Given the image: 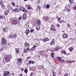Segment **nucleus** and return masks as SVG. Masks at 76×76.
Returning a JSON list of instances; mask_svg holds the SVG:
<instances>
[{
  "mask_svg": "<svg viewBox=\"0 0 76 76\" xmlns=\"http://www.w3.org/2000/svg\"><path fill=\"white\" fill-rule=\"evenodd\" d=\"M69 50L70 52H72L73 51V48L72 47H70L69 48Z\"/></svg>",
  "mask_w": 76,
  "mask_h": 76,
  "instance_id": "nucleus-22",
  "label": "nucleus"
},
{
  "mask_svg": "<svg viewBox=\"0 0 76 76\" xmlns=\"http://www.w3.org/2000/svg\"><path fill=\"white\" fill-rule=\"evenodd\" d=\"M3 76H10V75L9 72L7 71H5L4 72Z\"/></svg>",
  "mask_w": 76,
  "mask_h": 76,
  "instance_id": "nucleus-4",
  "label": "nucleus"
},
{
  "mask_svg": "<svg viewBox=\"0 0 76 76\" xmlns=\"http://www.w3.org/2000/svg\"><path fill=\"white\" fill-rule=\"evenodd\" d=\"M61 53H62V54H66V52L64 50H62L61 51Z\"/></svg>",
  "mask_w": 76,
  "mask_h": 76,
  "instance_id": "nucleus-19",
  "label": "nucleus"
},
{
  "mask_svg": "<svg viewBox=\"0 0 76 76\" xmlns=\"http://www.w3.org/2000/svg\"><path fill=\"white\" fill-rule=\"evenodd\" d=\"M37 9H38L39 10H40L41 9V7H40V6H39V5H37Z\"/></svg>",
  "mask_w": 76,
  "mask_h": 76,
  "instance_id": "nucleus-34",
  "label": "nucleus"
},
{
  "mask_svg": "<svg viewBox=\"0 0 76 76\" xmlns=\"http://www.w3.org/2000/svg\"><path fill=\"white\" fill-rule=\"evenodd\" d=\"M66 11H67L68 12H69L71 11V10L70 9H67L66 10Z\"/></svg>",
  "mask_w": 76,
  "mask_h": 76,
  "instance_id": "nucleus-40",
  "label": "nucleus"
},
{
  "mask_svg": "<svg viewBox=\"0 0 76 76\" xmlns=\"http://www.w3.org/2000/svg\"><path fill=\"white\" fill-rule=\"evenodd\" d=\"M20 9L21 11H23V12L24 13L28 12V10H26L25 8L23 7H21L20 8Z\"/></svg>",
  "mask_w": 76,
  "mask_h": 76,
  "instance_id": "nucleus-6",
  "label": "nucleus"
},
{
  "mask_svg": "<svg viewBox=\"0 0 76 76\" xmlns=\"http://www.w3.org/2000/svg\"><path fill=\"white\" fill-rule=\"evenodd\" d=\"M40 1H41L40 0H38V1L37 2V4H39V2H40Z\"/></svg>",
  "mask_w": 76,
  "mask_h": 76,
  "instance_id": "nucleus-46",
  "label": "nucleus"
},
{
  "mask_svg": "<svg viewBox=\"0 0 76 76\" xmlns=\"http://www.w3.org/2000/svg\"><path fill=\"white\" fill-rule=\"evenodd\" d=\"M33 46H34V47H35V48H36V47H37L38 46V44L36 43L35 44V45Z\"/></svg>",
  "mask_w": 76,
  "mask_h": 76,
  "instance_id": "nucleus-32",
  "label": "nucleus"
},
{
  "mask_svg": "<svg viewBox=\"0 0 76 76\" xmlns=\"http://www.w3.org/2000/svg\"><path fill=\"white\" fill-rule=\"evenodd\" d=\"M74 62H75V61H71V63H74Z\"/></svg>",
  "mask_w": 76,
  "mask_h": 76,
  "instance_id": "nucleus-48",
  "label": "nucleus"
},
{
  "mask_svg": "<svg viewBox=\"0 0 76 76\" xmlns=\"http://www.w3.org/2000/svg\"><path fill=\"white\" fill-rule=\"evenodd\" d=\"M35 47L33 46V47L31 49V51H33V50H35Z\"/></svg>",
  "mask_w": 76,
  "mask_h": 76,
  "instance_id": "nucleus-37",
  "label": "nucleus"
},
{
  "mask_svg": "<svg viewBox=\"0 0 76 76\" xmlns=\"http://www.w3.org/2000/svg\"><path fill=\"white\" fill-rule=\"evenodd\" d=\"M32 64H34V61H31Z\"/></svg>",
  "mask_w": 76,
  "mask_h": 76,
  "instance_id": "nucleus-58",
  "label": "nucleus"
},
{
  "mask_svg": "<svg viewBox=\"0 0 76 76\" xmlns=\"http://www.w3.org/2000/svg\"><path fill=\"white\" fill-rule=\"evenodd\" d=\"M74 8L75 9V10H76V6H75V7H74Z\"/></svg>",
  "mask_w": 76,
  "mask_h": 76,
  "instance_id": "nucleus-63",
  "label": "nucleus"
},
{
  "mask_svg": "<svg viewBox=\"0 0 76 76\" xmlns=\"http://www.w3.org/2000/svg\"><path fill=\"white\" fill-rule=\"evenodd\" d=\"M3 30L4 32H8V28L7 27H6L5 28H3Z\"/></svg>",
  "mask_w": 76,
  "mask_h": 76,
  "instance_id": "nucleus-16",
  "label": "nucleus"
},
{
  "mask_svg": "<svg viewBox=\"0 0 76 76\" xmlns=\"http://www.w3.org/2000/svg\"><path fill=\"white\" fill-rule=\"evenodd\" d=\"M21 70H22V71H23V70H24V69H23V68H22L21 69Z\"/></svg>",
  "mask_w": 76,
  "mask_h": 76,
  "instance_id": "nucleus-60",
  "label": "nucleus"
},
{
  "mask_svg": "<svg viewBox=\"0 0 76 76\" xmlns=\"http://www.w3.org/2000/svg\"><path fill=\"white\" fill-rule=\"evenodd\" d=\"M19 20H20L22 19V17H20L19 18Z\"/></svg>",
  "mask_w": 76,
  "mask_h": 76,
  "instance_id": "nucleus-55",
  "label": "nucleus"
},
{
  "mask_svg": "<svg viewBox=\"0 0 76 76\" xmlns=\"http://www.w3.org/2000/svg\"><path fill=\"white\" fill-rule=\"evenodd\" d=\"M16 52L17 54L18 53H19V48H15V49Z\"/></svg>",
  "mask_w": 76,
  "mask_h": 76,
  "instance_id": "nucleus-27",
  "label": "nucleus"
},
{
  "mask_svg": "<svg viewBox=\"0 0 76 76\" xmlns=\"http://www.w3.org/2000/svg\"><path fill=\"white\" fill-rule=\"evenodd\" d=\"M12 11L14 12H17V13H18V12H20V9L15 8L14 9H13L12 10Z\"/></svg>",
  "mask_w": 76,
  "mask_h": 76,
  "instance_id": "nucleus-7",
  "label": "nucleus"
},
{
  "mask_svg": "<svg viewBox=\"0 0 76 76\" xmlns=\"http://www.w3.org/2000/svg\"><path fill=\"white\" fill-rule=\"evenodd\" d=\"M9 38H12V37L11 35H10L9 36Z\"/></svg>",
  "mask_w": 76,
  "mask_h": 76,
  "instance_id": "nucleus-47",
  "label": "nucleus"
},
{
  "mask_svg": "<svg viewBox=\"0 0 76 76\" xmlns=\"http://www.w3.org/2000/svg\"><path fill=\"white\" fill-rule=\"evenodd\" d=\"M67 74H65L64 76H67Z\"/></svg>",
  "mask_w": 76,
  "mask_h": 76,
  "instance_id": "nucleus-59",
  "label": "nucleus"
},
{
  "mask_svg": "<svg viewBox=\"0 0 76 76\" xmlns=\"http://www.w3.org/2000/svg\"><path fill=\"white\" fill-rule=\"evenodd\" d=\"M54 41H51L50 42V44L51 45H54Z\"/></svg>",
  "mask_w": 76,
  "mask_h": 76,
  "instance_id": "nucleus-31",
  "label": "nucleus"
},
{
  "mask_svg": "<svg viewBox=\"0 0 76 76\" xmlns=\"http://www.w3.org/2000/svg\"><path fill=\"white\" fill-rule=\"evenodd\" d=\"M3 48H0V52H1V51H3Z\"/></svg>",
  "mask_w": 76,
  "mask_h": 76,
  "instance_id": "nucleus-42",
  "label": "nucleus"
},
{
  "mask_svg": "<svg viewBox=\"0 0 76 76\" xmlns=\"http://www.w3.org/2000/svg\"><path fill=\"white\" fill-rule=\"evenodd\" d=\"M11 75H12L13 76H14V75H15V74H14V73H12L11 74Z\"/></svg>",
  "mask_w": 76,
  "mask_h": 76,
  "instance_id": "nucleus-61",
  "label": "nucleus"
},
{
  "mask_svg": "<svg viewBox=\"0 0 76 76\" xmlns=\"http://www.w3.org/2000/svg\"><path fill=\"white\" fill-rule=\"evenodd\" d=\"M46 7L47 8H50V6L49 5H48V4H47V5L46 6Z\"/></svg>",
  "mask_w": 76,
  "mask_h": 76,
  "instance_id": "nucleus-44",
  "label": "nucleus"
},
{
  "mask_svg": "<svg viewBox=\"0 0 76 76\" xmlns=\"http://www.w3.org/2000/svg\"><path fill=\"white\" fill-rule=\"evenodd\" d=\"M36 29L37 31H39V29H40V27H39V25H37V26L36 27Z\"/></svg>",
  "mask_w": 76,
  "mask_h": 76,
  "instance_id": "nucleus-26",
  "label": "nucleus"
},
{
  "mask_svg": "<svg viewBox=\"0 0 76 76\" xmlns=\"http://www.w3.org/2000/svg\"><path fill=\"white\" fill-rule=\"evenodd\" d=\"M27 17V16L23 15V19H26Z\"/></svg>",
  "mask_w": 76,
  "mask_h": 76,
  "instance_id": "nucleus-36",
  "label": "nucleus"
},
{
  "mask_svg": "<svg viewBox=\"0 0 76 76\" xmlns=\"http://www.w3.org/2000/svg\"><path fill=\"white\" fill-rule=\"evenodd\" d=\"M1 41L2 42L3 45H6L7 43V40L6 39V38L4 37L1 38Z\"/></svg>",
  "mask_w": 76,
  "mask_h": 76,
  "instance_id": "nucleus-2",
  "label": "nucleus"
},
{
  "mask_svg": "<svg viewBox=\"0 0 76 76\" xmlns=\"http://www.w3.org/2000/svg\"><path fill=\"white\" fill-rule=\"evenodd\" d=\"M50 51H52V53H53V52H54V50H50Z\"/></svg>",
  "mask_w": 76,
  "mask_h": 76,
  "instance_id": "nucleus-62",
  "label": "nucleus"
},
{
  "mask_svg": "<svg viewBox=\"0 0 76 76\" xmlns=\"http://www.w3.org/2000/svg\"><path fill=\"white\" fill-rule=\"evenodd\" d=\"M28 63L29 64H31L32 63V61H28Z\"/></svg>",
  "mask_w": 76,
  "mask_h": 76,
  "instance_id": "nucleus-52",
  "label": "nucleus"
},
{
  "mask_svg": "<svg viewBox=\"0 0 76 76\" xmlns=\"http://www.w3.org/2000/svg\"><path fill=\"white\" fill-rule=\"evenodd\" d=\"M22 63V59L21 58H19L17 59V64L18 66L21 65V64Z\"/></svg>",
  "mask_w": 76,
  "mask_h": 76,
  "instance_id": "nucleus-1",
  "label": "nucleus"
},
{
  "mask_svg": "<svg viewBox=\"0 0 76 76\" xmlns=\"http://www.w3.org/2000/svg\"><path fill=\"white\" fill-rule=\"evenodd\" d=\"M43 41L44 42H45L46 41H49V39L48 38H45L43 39Z\"/></svg>",
  "mask_w": 76,
  "mask_h": 76,
  "instance_id": "nucleus-15",
  "label": "nucleus"
},
{
  "mask_svg": "<svg viewBox=\"0 0 76 76\" xmlns=\"http://www.w3.org/2000/svg\"><path fill=\"white\" fill-rule=\"evenodd\" d=\"M0 3V4L1 5V7H2L3 9H5V7H4V4H3V1L1 0Z\"/></svg>",
  "mask_w": 76,
  "mask_h": 76,
  "instance_id": "nucleus-9",
  "label": "nucleus"
},
{
  "mask_svg": "<svg viewBox=\"0 0 76 76\" xmlns=\"http://www.w3.org/2000/svg\"><path fill=\"white\" fill-rule=\"evenodd\" d=\"M25 47L26 48H27L28 50H29V44L27 43V42H25Z\"/></svg>",
  "mask_w": 76,
  "mask_h": 76,
  "instance_id": "nucleus-5",
  "label": "nucleus"
},
{
  "mask_svg": "<svg viewBox=\"0 0 76 76\" xmlns=\"http://www.w3.org/2000/svg\"><path fill=\"white\" fill-rule=\"evenodd\" d=\"M42 68V66H39L38 67V69H39V70L41 69Z\"/></svg>",
  "mask_w": 76,
  "mask_h": 76,
  "instance_id": "nucleus-43",
  "label": "nucleus"
},
{
  "mask_svg": "<svg viewBox=\"0 0 76 76\" xmlns=\"http://www.w3.org/2000/svg\"><path fill=\"white\" fill-rule=\"evenodd\" d=\"M55 51H58V48H56L55 49H54Z\"/></svg>",
  "mask_w": 76,
  "mask_h": 76,
  "instance_id": "nucleus-51",
  "label": "nucleus"
},
{
  "mask_svg": "<svg viewBox=\"0 0 76 76\" xmlns=\"http://www.w3.org/2000/svg\"><path fill=\"white\" fill-rule=\"evenodd\" d=\"M26 6L27 7H28L27 9H28V10H29V9H31L32 8V7H31V6H30V5H26Z\"/></svg>",
  "mask_w": 76,
  "mask_h": 76,
  "instance_id": "nucleus-20",
  "label": "nucleus"
},
{
  "mask_svg": "<svg viewBox=\"0 0 76 76\" xmlns=\"http://www.w3.org/2000/svg\"><path fill=\"white\" fill-rule=\"evenodd\" d=\"M28 71L27 69H25L24 70V72L25 73H26V74H27V73H28Z\"/></svg>",
  "mask_w": 76,
  "mask_h": 76,
  "instance_id": "nucleus-38",
  "label": "nucleus"
},
{
  "mask_svg": "<svg viewBox=\"0 0 76 76\" xmlns=\"http://www.w3.org/2000/svg\"><path fill=\"white\" fill-rule=\"evenodd\" d=\"M66 63H71L70 60H68L66 61Z\"/></svg>",
  "mask_w": 76,
  "mask_h": 76,
  "instance_id": "nucleus-41",
  "label": "nucleus"
},
{
  "mask_svg": "<svg viewBox=\"0 0 76 76\" xmlns=\"http://www.w3.org/2000/svg\"><path fill=\"white\" fill-rule=\"evenodd\" d=\"M43 18L46 21L50 19L49 17H48V16H44L43 17Z\"/></svg>",
  "mask_w": 76,
  "mask_h": 76,
  "instance_id": "nucleus-14",
  "label": "nucleus"
},
{
  "mask_svg": "<svg viewBox=\"0 0 76 76\" xmlns=\"http://www.w3.org/2000/svg\"><path fill=\"white\" fill-rule=\"evenodd\" d=\"M9 10H6L5 12V15H7L8 14V13H9Z\"/></svg>",
  "mask_w": 76,
  "mask_h": 76,
  "instance_id": "nucleus-25",
  "label": "nucleus"
},
{
  "mask_svg": "<svg viewBox=\"0 0 76 76\" xmlns=\"http://www.w3.org/2000/svg\"><path fill=\"white\" fill-rule=\"evenodd\" d=\"M17 36V35L16 34H13L12 35V38L13 39H14V38H15Z\"/></svg>",
  "mask_w": 76,
  "mask_h": 76,
  "instance_id": "nucleus-23",
  "label": "nucleus"
},
{
  "mask_svg": "<svg viewBox=\"0 0 76 76\" xmlns=\"http://www.w3.org/2000/svg\"><path fill=\"white\" fill-rule=\"evenodd\" d=\"M33 73L32 72H31V74L30 75V76H31V75H33V74H32Z\"/></svg>",
  "mask_w": 76,
  "mask_h": 76,
  "instance_id": "nucleus-57",
  "label": "nucleus"
},
{
  "mask_svg": "<svg viewBox=\"0 0 76 76\" xmlns=\"http://www.w3.org/2000/svg\"><path fill=\"white\" fill-rule=\"evenodd\" d=\"M62 37L63 38H64V39H66V38H67V37H68V36H67V35L66 33H64L63 34Z\"/></svg>",
  "mask_w": 76,
  "mask_h": 76,
  "instance_id": "nucleus-10",
  "label": "nucleus"
},
{
  "mask_svg": "<svg viewBox=\"0 0 76 76\" xmlns=\"http://www.w3.org/2000/svg\"><path fill=\"white\" fill-rule=\"evenodd\" d=\"M43 52H44V50H40L38 52V53L42 55L43 54Z\"/></svg>",
  "mask_w": 76,
  "mask_h": 76,
  "instance_id": "nucleus-21",
  "label": "nucleus"
},
{
  "mask_svg": "<svg viewBox=\"0 0 76 76\" xmlns=\"http://www.w3.org/2000/svg\"><path fill=\"white\" fill-rule=\"evenodd\" d=\"M52 73H53V76H56V73L53 72Z\"/></svg>",
  "mask_w": 76,
  "mask_h": 76,
  "instance_id": "nucleus-35",
  "label": "nucleus"
},
{
  "mask_svg": "<svg viewBox=\"0 0 76 76\" xmlns=\"http://www.w3.org/2000/svg\"><path fill=\"white\" fill-rule=\"evenodd\" d=\"M27 58L28 59H29L30 58H31V57L30 56H28L27 57Z\"/></svg>",
  "mask_w": 76,
  "mask_h": 76,
  "instance_id": "nucleus-53",
  "label": "nucleus"
},
{
  "mask_svg": "<svg viewBox=\"0 0 76 76\" xmlns=\"http://www.w3.org/2000/svg\"><path fill=\"white\" fill-rule=\"evenodd\" d=\"M25 32L26 35H28L29 34V32H30V31H29V29H27L26 30Z\"/></svg>",
  "mask_w": 76,
  "mask_h": 76,
  "instance_id": "nucleus-13",
  "label": "nucleus"
},
{
  "mask_svg": "<svg viewBox=\"0 0 76 76\" xmlns=\"http://www.w3.org/2000/svg\"><path fill=\"white\" fill-rule=\"evenodd\" d=\"M57 20L58 22H59L60 24H61V23H62V22H63V21L61 20V18H58Z\"/></svg>",
  "mask_w": 76,
  "mask_h": 76,
  "instance_id": "nucleus-12",
  "label": "nucleus"
},
{
  "mask_svg": "<svg viewBox=\"0 0 76 76\" xmlns=\"http://www.w3.org/2000/svg\"><path fill=\"white\" fill-rule=\"evenodd\" d=\"M20 76H23V75H22V74H21L20 75Z\"/></svg>",
  "mask_w": 76,
  "mask_h": 76,
  "instance_id": "nucleus-64",
  "label": "nucleus"
},
{
  "mask_svg": "<svg viewBox=\"0 0 76 76\" xmlns=\"http://www.w3.org/2000/svg\"><path fill=\"white\" fill-rule=\"evenodd\" d=\"M50 31H56V29L55 28V27H51L50 28Z\"/></svg>",
  "mask_w": 76,
  "mask_h": 76,
  "instance_id": "nucleus-17",
  "label": "nucleus"
},
{
  "mask_svg": "<svg viewBox=\"0 0 76 76\" xmlns=\"http://www.w3.org/2000/svg\"><path fill=\"white\" fill-rule=\"evenodd\" d=\"M60 61H61L62 63H64V62H65V61L64 59H62Z\"/></svg>",
  "mask_w": 76,
  "mask_h": 76,
  "instance_id": "nucleus-39",
  "label": "nucleus"
},
{
  "mask_svg": "<svg viewBox=\"0 0 76 76\" xmlns=\"http://www.w3.org/2000/svg\"><path fill=\"white\" fill-rule=\"evenodd\" d=\"M36 24L37 25H41V21L40 20H37L36 23Z\"/></svg>",
  "mask_w": 76,
  "mask_h": 76,
  "instance_id": "nucleus-18",
  "label": "nucleus"
},
{
  "mask_svg": "<svg viewBox=\"0 0 76 76\" xmlns=\"http://www.w3.org/2000/svg\"><path fill=\"white\" fill-rule=\"evenodd\" d=\"M12 5V6H13L14 7H15V3L14 2H12L11 3Z\"/></svg>",
  "mask_w": 76,
  "mask_h": 76,
  "instance_id": "nucleus-33",
  "label": "nucleus"
},
{
  "mask_svg": "<svg viewBox=\"0 0 76 76\" xmlns=\"http://www.w3.org/2000/svg\"><path fill=\"white\" fill-rule=\"evenodd\" d=\"M26 65L27 66H29V63H27L26 64Z\"/></svg>",
  "mask_w": 76,
  "mask_h": 76,
  "instance_id": "nucleus-56",
  "label": "nucleus"
},
{
  "mask_svg": "<svg viewBox=\"0 0 76 76\" xmlns=\"http://www.w3.org/2000/svg\"><path fill=\"white\" fill-rule=\"evenodd\" d=\"M69 1V2H70V3L72 4L73 3V1L72 0H68Z\"/></svg>",
  "mask_w": 76,
  "mask_h": 76,
  "instance_id": "nucleus-45",
  "label": "nucleus"
},
{
  "mask_svg": "<svg viewBox=\"0 0 76 76\" xmlns=\"http://www.w3.org/2000/svg\"><path fill=\"white\" fill-rule=\"evenodd\" d=\"M0 18L1 19H5V17L4 16L1 15L0 16Z\"/></svg>",
  "mask_w": 76,
  "mask_h": 76,
  "instance_id": "nucleus-30",
  "label": "nucleus"
},
{
  "mask_svg": "<svg viewBox=\"0 0 76 76\" xmlns=\"http://www.w3.org/2000/svg\"><path fill=\"white\" fill-rule=\"evenodd\" d=\"M57 58L58 60L59 61H60L61 60V58L60 57H57Z\"/></svg>",
  "mask_w": 76,
  "mask_h": 76,
  "instance_id": "nucleus-29",
  "label": "nucleus"
},
{
  "mask_svg": "<svg viewBox=\"0 0 76 76\" xmlns=\"http://www.w3.org/2000/svg\"><path fill=\"white\" fill-rule=\"evenodd\" d=\"M50 56L51 57L53 58L54 57V53H51L50 54Z\"/></svg>",
  "mask_w": 76,
  "mask_h": 76,
  "instance_id": "nucleus-24",
  "label": "nucleus"
},
{
  "mask_svg": "<svg viewBox=\"0 0 76 76\" xmlns=\"http://www.w3.org/2000/svg\"><path fill=\"white\" fill-rule=\"evenodd\" d=\"M34 29H31L30 30V32H31H31H34Z\"/></svg>",
  "mask_w": 76,
  "mask_h": 76,
  "instance_id": "nucleus-50",
  "label": "nucleus"
},
{
  "mask_svg": "<svg viewBox=\"0 0 76 76\" xmlns=\"http://www.w3.org/2000/svg\"><path fill=\"white\" fill-rule=\"evenodd\" d=\"M4 59L7 62H9L10 60V56L9 55H6L4 58Z\"/></svg>",
  "mask_w": 76,
  "mask_h": 76,
  "instance_id": "nucleus-3",
  "label": "nucleus"
},
{
  "mask_svg": "<svg viewBox=\"0 0 76 76\" xmlns=\"http://www.w3.org/2000/svg\"><path fill=\"white\" fill-rule=\"evenodd\" d=\"M12 23L13 25H16L18 23V21L16 20H13L12 21Z\"/></svg>",
  "mask_w": 76,
  "mask_h": 76,
  "instance_id": "nucleus-8",
  "label": "nucleus"
},
{
  "mask_svg": "<svg viewBox=\"0 0 76 76\" xmlns=\"http://www.w3.org/2000/svg\"><path fill=\"white\" fill-rule=\"evenodd\" d=\"M67 26L68 28H70L71 26V25L70 24V23H68L67 24Z\"/></svg>",
  "mask_w": 76,
  "mask_h": 76,
  "instance_id": "nucleus-28",
  "label": "nucleus"
},
{
  "mask_svg": "<svg viewBox=\"0 0 76 76\" xmlns=\"http://www.w3.org/2000/svg\"><path fill=\"white\" fill-rule=\"evenodd\" d=\"M29 51H30V49H29V50H28V48L24 49L23 50V53H28Z\"/></svg>",
  "mask_w": 76,
  "mask_h": 76,
  "instance_id": "nucleus-11",
  "label": "nucleus"
},
{
  "mask_svg": "<svg viewBox=\"0 0 76 76\" xmlns=\"http://www.w3.org/2000/svg\"><path fill=\"white\" fill-rule=\"evenodd\" d=\"M57 27H60V25H59V24H57Z\"/></svg>",
  "mask_w": 76,
  "mask_h": 76,
  "instance_id": "nucleus-49",
  "label": "nucleus"
},
{
  "mask_svg": "<svg viewBox=\"0 0 76 76\" xmlns=\"http://www.w3.org/2000/svg\"><path fill=\"white\" fill-rule=\"evenodd\" d=\"M52 27H53V28L54 27V24H52V26H51V27H52Z\"/></svg>",
  "mask_w": 76,
  "mask_h": 76,
  "instance_id": "nucleus-54",
  "label": "nucleus"
}]
</instances>
